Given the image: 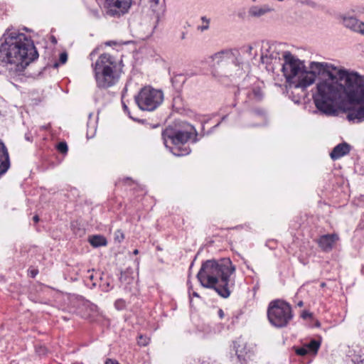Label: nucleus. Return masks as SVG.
Returning <instances> with one entry per match:
<instances>
[{
    "label": "nucleus",
    "mask_w": 364,
    "mask_h": 364,
    "mask_svg": "<svg viewBox=\"0 0 364 364\" xmlns=\"http://www.w3.org/2000/svg\"><path fill=\"white\" fill-rule=\"evenodd\" d=\"M282 72L289 87L304 90L320 76L313 99L322 114L336 115L335 105L346 102L348 120L353 123L364 120L363 75L326 62H311L308 70L304 61L289 51L282 53Z\"/></svg>",
    "instance_id": "1"
},
{
    "label": "nucleus",
    "mask_w": 364,
    "mask_h": 364,
    "mask_svg": "<svg viewBox=\"0 0 364 364\" xmlns=\"http://www.w3.org/2000/svg\"><path fill=\"white\" fill-rule=\"evenodd\" d=\"M2 39L0 61L5 64L11 77L20 76L38 58V51L29 37L16 30L6 31Z\"/></svg>",
    "instance_id": "2"
},
{
    "label": "nucleus",
    "mask_w": 364,
    "mask_h": 364,
    "mask_svg": "<svg viewBox=\"0 0 364 364\" xmlns=\"http://www.w3.org/2000/svg\"><path fill=\"white\" fill-rule=\"evenodd\" d=\"M235 272V267L229 258L207 260L202 264L197 278L203 287L213 288L222 297L228 298L235 285V279L231 278Z\"/></svg>",
    "instance_id": "3"
},
{
    "label": "nucleus",
    "mask_w": 364,
    "mask_h": 364,
    "mask_svg": "<svg viewBox=\"0 0 364 364\" xmlns=\"http://www.w3.org/2000/svg\"><path fill=\"white\" fill-rule=\"evenodd\" d=\"M196 136L194 127L186 122L181 124V128L168 127L162 132L164 145L177 156H186L191 152L190 148L184 146L191 139L196 142Z\"/></svg>",
    "instance_id": "4"
},
{
    "label": "nucleus",
    "mask_w": 364,
    "mask_h": 364,
    "mask_svg": "<svg viewBox=\"0 0 364 364\" xmlns=\"http://www.w3.org/2000/svg\"><path fill=\"white\" fill-rule=\"evenodd\" d=\"M92 66L98 87L107 89L118 82L122 71L114 57L102 54Z\"/></svg>",
    "instance_id": "5"
},
{
    "label": "nucleus",
    "mask_w": 364,
    "mask_h": 364,
    "mask_svg": "<svg viewBox=\"0 0 364 364\" xmlns=\"http://www.w3.org/2000/svg\"><path fill=\"white\" fill-rule=\"evenodd\" d=\"M267 318L269 323L276 328L287 326L293 318L290 304L281 299L272 301L268 306Z\"/></svg>",
    "instance_id": "6"
},
{
    "label": "nucleus",
    "mask_w": 364,
    "mask_h": 364,
    "mask_svg": "<svg viewBox=\"0 0 364 364\" xmlns=\"http://www.w3.org/2000/svg\"><path fill=\"white\" fill-rule=\"evenodd\" d=\"M138 107L141 110L154 111L161 105L164 101V93L161 90L151 86L141 88L135 97Z\"/></svg>",
    "instance_id": "7"
},
{
    "label": "nucleus",
    "mask_w": 364,
    "mask_h": 364,
    "mask_svg": "<svg viewBox=\"0 0 364 364\" xmlns=\"http://www.w3.org/2000/svg\"><path fill=\"white\" fill-rule=\"evenodd\" d=\"M139 4L143 6L146 12L150 13L153 22L149 35H151L154 29L156 27L161 16L164 12V2L163 0H139Z\"/></svg>",
    "instance_id": "8"
},
{
    "label": "nucleus",
    "mask_w": 364,
    "mask_h": 364,
    "mask_svg": "<svg viewBox=\"0 0 364 364\" xmlns=\"http://www.w3.org/2000/svg\"><path fill=\"white\" fill-rule=\"evenodd\" d=\"M234 348L238 361L240 364H250L256 358V346L253 343L238 340L235 342Z\"/></svg>",
    "instance_id": "9"
},
{
    "label": "nucleus",
    "mask_w": 364,
    "mask_h": 364,
    "mask_svg": "<svg viewBox=\"0 0 364 364\" xmlns=\"http://www.w3.org/2000/svg\"><path fill=\"white\" fill-rule=\"evenodd\" d=\"M284 52L282 51L281 45L263 41L261 46V61L263 64H270L274 60L282 58Z\"/></svg>",
    "instance_id": "10"
},
{
    "label": "nucleus",
    "mask_w": 364,
    "mask_h": 364,
    "mask_svg": "<svg viewBox=\"0 0 364 364\" xmlns=\"http://www.w3.org/2000/svg\"><path fill=\"white\" fill-rule=\"evenodd\" d=\"M132 0H106V13L112 17H119L127 13Z\"/></svg>",
    "instance_id": "11"
},
{
    "label": "nucleus",
    "mask_w": 364,
    "mask_h": 364,
    "mask_svg": "<svg viewBox=\"0 0 364 364\" xmlns=\"http://www.w3.org/2000/svg\"><path fill=\"white\" fill-rule=\"evenodd\" d=\"M341 19L345 27L364 36V22L350 15H343Z\"/></svg>",
    "instance_id": "12"
},
{
    "label": "nucleus",
    "mask_w": 364,
    "mask_h": 364,
    "mask_svg": "<svg viewBox=\"0 0 364 364\" xmlns=\"http://www.w3.org/2000/svg\"><path fill=\"white\" fill-rule=\"evenodd\" d=\"M339 240L337 234H327L321 236L318 240L319 247L324 252H330Z\"/></svg>",
    "instance_id": "13"
},
{
    "label": "nucleus",
    "mask_w": 364,
    "mask_h": 364,
    "mask_svg": "<svg viewBox=\"0 0 364 364\" xmlns=\"http://www.w3.org/2000/svg\"><path fill=\"white\" fill-rule=\"evenodd\" d=\"M10 167L9 155L5 144L0 141V176L4 174Z\"/></svg>",
    "instance_id": "14"
},
{
    "label": "nucleus",
    "mask_w": 364,
    "mask_h": 364,
    "mask_svg": "<svg viewBox=\"0 0 364 364\" xmlns=\"http://www.w3.org/2000/svg\"><path fill=\"white\" fill-rule=\"evenodd\" d=\"M235 55L230 50H223L218 52L210 56V58L214 63V65H220L223 63H227L230 61H232Z\"/></svg>",
    "instance_id": "15"
},
{
    "label": "nucleus",
    "mask_w": 364,
    "mask_h": 364,
    "mask_svg": "<svg viewBox=\"0 0 364 364\" xmlns=\"http://www.w3.org/2000/svg\"><path fill=\"white\" fill-rule=\"evenodd\" d=\"M350 146L347 143H341L336 146L330 154L333 160H337L348 154L350 151Z\"/></svg>",
    "instance_id": "16"
},
{
    "label": "nucleus",
    "mask_w": 364,
    "mask_h": 364,
    "mask_svg": "<svg viewBox=\"0 0 364 364\" xmlns=\"http://www.w3.org/2000/svg\"><path fill=\"white\" fill-rule=\"evenodd\" d=\"M273 10L274 9L268 5L252 6L250 8L248 14L252 17L259 18Z\"/></svg>",
    "instance_id": "17"
},
{
    "label": "nucleus",
    "mask_w": 364,
    "mask_h": 364,
    "mask_svg": "<svg viewBox=\"0 0 364 364\" xmlns=\"http://www.w3.org/2000/svg\"><path fill=\"white\" fill-rule=\"evenodd\" d=\"M250 100H260L262 97V92L260 87L257 85L254 86L245 93Z\"/></svg>",
    "instance_id": "18"
},
{
    "label": "nucleus",
    "mask_w": 364,
    "mask_h": 364,
    "mask_svg": "<svg viewBox=\"0 0 364 364\" xmlns=\"http://www.w3.org/2000/svg\"><path fill=\"white\" fill-rule=\"evenodd\" d=\"M89 242L92 246L98 247L107 245V240L102 235H94L89 239Z\"/></svg>",
    "instance_id": "19"
},
{
    "label": "nucleus",
    "mask_w": 364,
    "mask_h": 364,
    "mask_svg": "<svg viewBox=\"0 0 364 364\" xmlns=\"http://www.w3.org/2000/svg\"><path fill=\"white\" fill-rule=\"evenodd\" d=\"M321 343L316 340H311L309 343L305 344L304 346L308 349L309 353H313L316 354L320 347Z\"/></svg>",
    "instance_id": "20"
},
{
    "label": "nucleus",
    "mask_w": 364,
    "mask_h": 364,
    "mask_svg": "<svg viewBox=\"0 0 364 364\" xmlns=\"http://www.w3.org/2000/svg\"><path fill=\"white\" fill-rule=\"evenodd\" d=\"M201 21L203 22V25L198 26V29L200 31H206L209 28L210 19L206 18L205 16H203L201 18Z\"/></svg>",
    "instance_id": "21"
},
{
    "label": "nucleus",
    "mask_w": 364,
    "mask_h": 364,
    "mask_svg": "<svg viewBox=\"0 0 364 364\" xmlns=\"http://www.w3.org/2000/svg\"><path fill=\"white\" fill-rule=\"evenodd\" d=\"M125 306V301L123 299H117L114 303V306L117 310L124 309Z\"/></svg>",
    "instance_id": "22"
},
{
    "label": "nucleus",
    "mask_w": 364,
    "mask_h": 364,
    "mask_svg": "<svg viewBox=\"0 0 364 364\" xmlns=\"http://www.w3.org/2000/svg\"><path fill=\"white\" fill-rule=\"evenodd\" d=\"M58 150L61 153H66L68 151V145L65 142H60L58 144Z\"/></svg>",
    "instance_id": "23"
},
{
    "label": "nucleus",
    "mask_w": 364,
    "mask_h": 364,
    "mask_svg": "<svg viewBox=\"0 0 364 364\" xmlns=\"http://www.w3.org/2000/svg\"><path fill=\"white\" fill-rule=\"evenodd\" d=\"M296 353L297 355L304 356V355H306L309 352L308 351V349L306 348V346H304L301 348H297L296 350Z\"/></svg>",
    "instance_id": "24"
},
{
    "label": "nucleus",
    "mask_w": 364,
    "mask_h": 364,
    "mask_svg": "<svg viewBox=\"0 0 364 364\" xmlns=\"http://www.w3.org/2000/svg\"><path fill=\"white\" fill-rule=\"evenodd\" d=\"M149 339L144 337L143 336H140L139 337L138 343L141 346H146L149 343Z\"/></svg>",
    "instance_id": "25"
},
{
    "label": "nucleus",
    "mask_w": 364,
    "mask_h": 364,
    "mask_svg": "<svg viewBox=\"0 0 364 364\" xmlns=\"http://www.w3.org/2000/svg\"><path fill=\"white\" fill-rule=\"evenodd\" d=\"M68 60V54L65 52L61 53L59 58V61L61 64H64Z\"/></svg>",
    "instance_id": "26"
},
{
    "label": "nucleus",
    "mask_w": 364,
    "mask_h": 364,
    "mask_svg": "<svg viewBox=\"0 0 364 364\" xmlns=\"http://www.w3.org/2000/svg\"><path fill=\"white\" fill-rule=\"evenodd\" d=\"M115 237L117 240H118L119 242H121L124 237V234L120 230H118L115 233Z\"/></svg>",
    "instance_id": "27"
},
{
    "label": "nucleus",
    "mask_w": 364,
    "mask_h": 364,
    "mask_svg": "<svg viewBox=\"0 0 364 364\" xmlns=\"http://www.w3.org/2000/svg\"><path fill=\"white\" fill-rule=\"evenodd\" d=\"M352 361L354 364H364V358L358 359V358H354L352 359Z\"/></svg>",
    "instance_id": "28"
},
{
    "label": "nucleus",
    "mask_w": 364,
    "mask_h": 364,
    "mask_svg": "<svg viewBox=\"0 0 364 364\" xmlns=\"http://www.w3.org/2000/svg\"><path fill=\"white\" fill-rule=\"evenodd\" d=\"M253 49V47L251 45H248L245 47V51L250 55H252V50Z\"/></svg>",
    "instance_id": "29"
},
{
    "label": "nucleus",
    "mask_w": 364,
    "mask_h": 364,
    "mask_svg": "<svg viewBox=\"0 0 364 364\" xmlns=\"http://www.w3.org/2000/svg\"><path fill=\"white\" fill-rule=\"evenodd\" d=\"M105 364H119V363L113 360L107 359L105 362Z\"/></svg>",
    "instance_id": "30"
},
{
    "label": "nucleus",
    "mask_w": 364,
    "mask_h": 364,
    "mask_svg": "<svg viewBox=\"0 0 364 364\" xmlns=\"http://www.w3.org/2000/svg\"><path fill=\"white\" fill-rule=\"evenodd\" d=\"M188 292H189V294H190V295H193V296H195V297H198V296H199V295L198 294V293H197V292H196V291H193V292L191 293V287H189Z\"/></svg>",
    "instance_id": "31"
},
{
    "label": "nucleus",
    "mask_w": 364,
    "mask_h": 364,
    "mask_svg": "<svg viewBox=\"0 0 364 364\" xmlns=\"http://www.w3.org/2000/svg\"><path fill=\"white\" fill-rule=\"evenodd\" d=\"M218 315L220 318H223L224 317V312L222 309H219L218 311Z\"/></svg>",
    "instance_id": "32"
},
{
    "label": "nucleus",
    "mask_w": 364,
    "mask_h": 364,
    "mask_svg": "<svg viewBox=\"0 0 364 364\" xmlns=\"http://www.w3.org/2000/svg\"><path fill=\"white\" fill-rule=\"evenodd\" d=\"M31 277H35V276L37 274V271H31Z\"/></svg>",
    "instance_id": "33"
},
{
    "label": "nucleus",
    "mask_w": 364,
    "mask_h": 364,
    "mask_svg": "<svg viewBox=\"0 0 364 364\" xmlns=\"http://www.w3.org/2000/svg\"><path fill=\"white\" fill-rule=\"evenodd\" d=\"M33 220H34L36 223L38 222V220H39V218H38V215H35V216L33 217Z\"/></svg>",
    "instance_id": "34"
},
{
    "label": "nucleus",
    "mask_w": 364,
    "mask_h": 364,
    "mask_svg": "<svg viewBox=\"0 0 364 364\" xmlns=\"http://www.w3.org/2000/svg\"><path fill=\"white\" fill-rule=\"evenodd\" d=\"M25 138L27 141H31V138L28 135V134H26L25 135Z\"/></svg>",
    "instance_id": "35"
},
{
    "label": "nucleus",
    "mask_w": 364,
    "mask_h": 364,
    "mask_svg": "<svg viewBox=\"0 0 364 364\" xmlns=\"http://www.w3.org/2000/svg\"><path fill=\"white\" fill-rule=\"evenodd\" d=\"M123 108H124V111H126V112L128 109V107H127V106L125 104L123 105Z\"/></svg>",
    "instance_id": "36"
},
{
    "label": "nucleus",
    "mask_w": 364,
    "mask_h": 364,
    "mask_svg": "<svg viewBox=\"0 0 364 364\" xmlns=\"http://www.w3.org/2000/svg\"><path fill=\"white\" fill-rule=\"evenodd\" d=\"M133 253H134V255H137V254L139 253L138 250H134V252H133Z\"/></svg>",
    "instance_id": "37"
},
{
    "label": "nucleus",
    "mask_w": 364,
    "mask_h": 364,
    "mask_svg": "<svg viewBox=\"0 0 364 364\" xmlns=\"http://www.w3.org/2000/svg\"><path fill=\"white\" fill-rule=\"evenodd\" d=\"M298 306H303V302H302V301H299V302L298 303Z\"/></svg>",
    "instance_id": "38"
},
{
    "label": "nucleus",
    "mask_w": 364,
    "mask_h": 364,
    "mask_svg": "<svg viewBox=\"0 0 364 364\" xmlns=\"http://www.w3.org/2000/svg\"><path fill=\"white\" fill-rule=\"evenodd\" d=\"M89 277H90V279L91 280H92V279H93V275H90V276H89Z\"/></svg>",
    "instance_id": "39"
},
{
    "label": "nucleus",
    "mask_w": 364,
    "mask_h": 364,
    "mask_svg": "<svg viewBox=\"0 0 364 364\" xmlns=\"http://www.w3.org/2000/svg\"><path fill=\"white\" fill-rule=\"evenodd\" d=\"M94 54H95V53H94V51H93V52H92V53H90V56L93 55Z\"/></svg>",
    "instance_id": "40"
},
{
    "label": "nucleus",
    "mask_w": 364,
    "mask_h": 364,
    "mask_svg": "<svg viewBox=\"0 0 364 364\" xmlns=\"http://www.w3.org/2000/svg\"><path fill=\"white\" fill-rule=\"evenodd\" d=\"M58 63H55V67H58Z\"/></svg>",
    "instance_id": "41"
},
{
    "label": "nucleus",
    "mask_w": 364,
    "mask_h": 364,
    "mask_svg": "<svg viewBox=\"0 0 364 364\" xmlns=\"http://www.w3.org/2000/svg\"><path fill=\"white\" fill-rule=\"evenodd\" d=\"M321 287H324V286H325V283H322V284H321Z\"/></svg>",
    "instance_id": "42"
}]
</instances>
